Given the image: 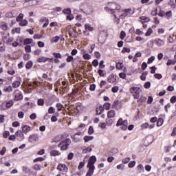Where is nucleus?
<instances>
[{
  "mask_svg": "<svg viewBox=\"0 0 176 176\" xmlns=\"http://www.w3.org/2000/svg\"><path fill=\"white\" fill-rule=\"evenodd\" d=\"M121 9L122 6L115 2L108 3L107 6L104 7V10L106 12H108V13H109L110 14H113L115 19H116V12L119 13Z\"/></svg>",
  "mask_w": 176,
  "mask_h": 176,
  "instance_id": "obj_1",
  "label": "nucleus"
},
{
  "mask_svg": "<svg viewBox=\"0 0 176 176\" xmlns=\"http://www.w3.org/2000/svg\"><path fill=\"white\" fill-rule=\"evenodd\" d=\"M96 162H97V157H96L94 155L91 156L89 159L88 164L87 165L88 171L85 176H92L94 174V170H96V166L94 164H96Z\"/></svg>",
  "mask_w": 176,
  "mask_h": 176,
  "instance_id": "obj_2",
  "label": "nucleus"
},
{
  "mask_svg": "<svg viewBox=\"0 0 176 176\" xmlns=\"http://www.w3.org/2000/svg\"><path fill=\"white\" fill-rule=\"evenodd\" d=\"M119 126H120L121 130H123L124 131H125V130H127V129L128 130L131 131V130L134 129V124H131L129 126V121H127V120H123V118H119V120H118L116 123V126L119 127Z\"/></svg>",
  "mask_w": 176,
  "mask_h": 176,
  "instance_id": "obj_3",
  "label": "nucleus"
},
{
  "mask_svg": "<svg viewBox=\"0 0 176 176\" xmlns=\"http://www.w3.org/2000/svg\"><path fill=\"white\" fill-rule=\"evenodd\" d=\"M129 93L132 94L134 100H140V97L141 96V93H142V90H141V88L138 87H132L129 89Z\"/></svg>",
  "mask_w": 176,
  "mask_h": 176,
  "instance_id": "obj_4",
  "label": "nucleus"
},
{
  "mask_svg": "<svg viewBox=\"0 0 176 176\" xmlns=\"http://www.w3.org/2000/svg\"><path fill=\"white\" fill-rule=\"evenodd\" d=\"M69 145H71V139L67 138L58 144V148H60V151H67Z\"/></svg>",
  "mask_w": 176,
  "mask_h": 176,
  "instance_id": "obj_5",
  "label": "nucleus"
},
{
  "mask_svg": "<svg viewBox=\"0 0 176 176\" xmlns=\"http://www.w3.org/2000/svg\"><path fill=\"white\" fill-rule=\"evenodd\" d=\"M118 79H119V77L116 74H111L107 77V82L112 85H116L118 83Z\"/></svg>",
  "mask_w": 176,
  "mask_h": 176,
  "instance_id": "obj_6",
  "label": "nucleus"
},
{
  "mask_svg": "<svg viewBox=\"0 0 176 176\" xmlns=\"http://www.w3.org/2000/svg\"><path fill=\"white\" fill-rule=\"evenodd\" d=\"M14 101H21L23 100V94L19 89H15L13 93Z\"/></svg>",
  "mask_w": 176,
  "mask_h": 176,
  "instance_id": "obj_7",
  "label": "nucleus"
},
{
  "mask_svg": "<svg viewBox=\"0 0 176 176\" xmlns=\"http://www.w3.org/2000/svg\"><path fill=\"white\" fill-rule=\"evenodd\" d=\"M123 14L120 16V19H126V16H130V14H133L134 12H133V10L131 8L124 9L122 10Z\"/></svg>",
  "mask_w": 176,
  "mask_h": 176,
  "instance_id": "obj_8",
  "label": "nucleus"
},
{
  "mask_svg": "<svg viewBox=\"0 0 176 176\" xmlns=\"http://www.w3.org/2000/svg\"><path fill=\"white\" fill-rule=\"evenodd\" d=\"M69 82L67 80L62 81V86L60 89H62V91L63 93H68L69 91V86L68 85Z\"/></svg>",
  "mask_w": 176,
  "mask_h": 176,
  "instance_id": "obj_9",
  "label": "nucleus"
},
{
  "mask_svg": "<svg viewBox=\"0 0 176 176\" xmlns=\"http://www.w3.org/2000/svg\"><path fill=\"white\" fill-rule=\"evenodd\" d=\"M56 168L61 173H67L68 171V167H67V165L64 164H59Z\"/></svg>",
  "mask_w": 176,
  "mask_h": 176,
  "instance_id": "obj_10",
  "label": "nucleus"
},
{
  "mask_svg": "<svg viewBox=\"0 0 176 176\" xmlns=\"http://www.w3.org/2000/svg\"><path fill=\"white\" fill-rule=\"evenodd\" d=\"M39 23H45L43 25V28H46V27L49 25V19L45 16H42L39 20Z\"/></svg>",
  "mask_w": 176,
  "mask_h": 176,
  "instance_id": "obj_11",
  "label": "nucleus"
},
{
  "mask_svg": "<svg viewBox=\"0 0 176 176\" xmlns=\"http://www.w3.org/2000/svg\"><path fill=\"white\" fill-rule=\"evenodd\" d=\"M63 138H65V137L64 136V135H56V137L53 138L51 140L52 144H53L54 142H60V141H61V140H63Z\"/></svg>",
  "mask_w": 176,
  "mask_h": 176,
  "instance_id": "obj_12",
  "label": "nucleus"
},
{
  "mask_svg": "<svg viewBox=\"0 0 176 176\" xmlns=\"http://www.w3.org/2000/svg\"><path fill=\"white\" fill-rule=\"evenodd\" d=\"M16 137L18 138V141H23L25 138L24 133L21 131H17L15 133Z\"/></svg>",
  "mask_w": 176,
  "mask_h": 176,
  "instance_id": "obj_13",
  "label": "nucleus"
},
{
  "mask_svg": "<svg viewBox=\"0 0 176 176\" xmlns=\"http://www.w3.org/2000/svg\"><path fill=\"white\" fill-rule=\"evenodd\" d=\"M23 45L26 46H30V45H32L31 46H34L35 43H34V40L32 38H26L23 40Z\"/></svg>",
  "mask_w": 176,
  "mask_h": 176,
  "instance_id": "obj_14",
  "label": "nucleus"
},
{
  "mask_svg": "<svg viewBox=\"0 0 176 176\" xmlns=\"http://www.w3.org/2000/svg\"><path fill=\"white\" fill-rule=\"evenodd\" d=\"M21 85V78H19V80H15L12 84V87L13 89H17V87H20V85Z\"/></svg>",
  "mask_w": 176,
  "mask_h": 176,
  "instance_id": "obj_15",
  "label": "nucleus"
},
{
  "mask_svg": "<svg viewBox=\"0 0 176 176\" xmlns=\"http://www.w3.org/2000/svg\"><path fill=\"white\" fill-rule=\"evenodd\" d=\"M116 116V111L115 110H110L107 112V118L112 119Z\"/></svg>",
  "mask_w": 176,
  "mask_h": 176,
  "instance_id": "obj_16",
  "label": "nucleus"
},
{
  "mask_svg": "<svg viewBox=\"0 0 176 176\" xmlns=\"http://www.w3.org/2000/svg\"><path fill=\"white\" fill-rule=\"evenodd\" d=\"M154 42L159 47L164 45V41L160 38H156Z\"/></svg>",
  "mask_w": 176,
  "mask_h": 176,
  "instance_id": "obj_17",
  "label": "nucleus"
},
{
  "mask_svg": "<svg viewBox=\"0 0 176 176\" xmlns=\"http://www.w3.org/2000/svg\"><path fill=\"white\" fill-rule=\"evenodd\" d=\"M104 107L102 106H99L98 107H96V115H101L102 113V112H104Z\"/></svg>",
  "mask_w": 176,
  "mask_h": 176,
  "instance_id": "obj_18",
  "label": "nucleus"
},
{
  "mask_svg": "<svg viewBox=\"0 0 176 176\" xmlns=\"http://www.w3.org/2000/svg\"><path fill=\"white\" fill-rule=\"evenodd\" d=\"M29 131H31V126L25 125L22 127V132L24 134H27V133H28Z\"/></svg>",
  "mask_w": 176,
  "mask_h": 176,
  "instance_id": "obj_19",
  "label": "nucleus"
},
{
  "mask_svg": "<svg viewBox=\"0 0 176 176\" xmlns=\"http://www.w3.org/2000/svg\"><path fill=\"white\" fill-rule=\"evenodd\" d=\"M105 41H107V37H105V36H99L98 42L100 43V45H104L105 43Z\"/></svg>",
  "mask_w": 176,
  "mask_h": 176,
  "instance_id": "obj_20",
  "label": "nucleus"
},
{
  "mask_svg": "<svg viewBox=\"0 0 176 176\" xmlns=\"http://www.w3.org/2000/svg\"><path fill=\"white\" fill-rule=\"evenodd\" d=\"M13 104H14V102L13 101V100H6V105L7 109H9V108H12V107H13Z\"/></svg>",
  "mask_w": 176,
  "mask_h": 176,
  "instance_id": "obj_21",
  "label": "nucleus"
},
{
  "mask_svg": "<svg viewBox=\"0 0 176 176\" xmlns=\"http://www.w3.org/2000/svg\"><path fill=\"white\" fill-rule=\"evenodd\" d=\"M3 91H4V93H12V91H13V87L11 85L5 87Z\"/></svg>",
  "mask_w": 176,
  "mask_h": 176,
  "instance_id": "obj_22",
  "label": "nucleus"
},
{
  "mask_svg": "<svg viewBox=\"0 0 176 176\" xmlns=\"http://www.w3.org/2000/svg\"><path fill=\"white\" fill-rule=\"evenodd\" d=\"M85 30H86L87 31H89L90 32L94 31V28L91 27V25H90V23H86L85 25Z\"/></svg>",
  "mask_w": 176,
  "mask_h": 176,
  "instance_id": "obj_23",
  "label": "nucleus"
},
{
  "mask_svg": "<svg viewBox=\"0 0 176 176\" xmlns=\"http://www.w3.org/2000/svg\"><path fill=\"white\" fill-rule=\"evenodd\" d=\"M0 28L3 30V31H8V23L6 22H1L0 23Z\"/></svg>",
  "mask_w": 176,
  "mask_h": 176,
  "instance_id": "obj_24",
  "label": "nucleus"
},
{
  "mask_svg": "<svg viewBox=\"0 0 176 176\" xmlns=\"http://www.w3.org/2000/svg\"><path fill=\"white\" fill-rule=\"evenodd\" d=\"M33 85L34 86V89H36V87H41V86H45L43 82L38 81L33 82Z\"/></svg>",
  "mask_w": 176,
  "mask_h": 176,
  "instance_id": "obj_25",
  "label": "nucleus"
},
{
  "mask_svg": "<svg viewBox=\"0 0 176 176\" xmlns=\"http://www.w3.org/2000/svg\"><path fill=\"white\" fill-rule=\"evenodd\" d=\"M164 17L168 20H170L173 17V12L171 10L165 12Z\"/></svg>",
  "mask_w": 176,
  "mask_h": 176,
  "instance_id": "obj_26",
  "label": "nucleus"
},
{
  "mask_svg": "<svg viewBox=\"0 0 176 176\" xmlns=\"http://www.w3.org/2000/svg\"><path fill=\"white\" fill-rule=\"evenodd\" d=\"M61 155V153L57 150H52L50 152V156H60Z\"/></svg>",
  "mask_w": 176,
  "mask_h": 176,
  "instance_id": "obj_27",
  "label": "nucleus"
},
{
  "mask_svg": "<svg viewBox=\"0 0 176 176\" xmlns=\"http://www.w3.org/2000/svg\"><path fill=\"white\" fill-rule=\"evenodd\" d=\"M42 167L43 166H42L41 164H36L32 166V168L34 170V171H41Z\"/></svg>",
  "mask_w": 176,
  "mask_h": 176,
  "instance_id": "obj_28",
  "label": "nucleus"
},
{
  "mask_svg": "<svg viewBox=\"0 0 176 176\" xmlns=\"http://www.w3.org/2000/svg\"><path fill=\"white\" fill-rule=\"evenodd\" d=\"M38 140V135H31L29 138L30 142H34V141H36Z\"/></svg>",
  "mask_w": 176,
  "mask_h": 176,
  "instance_id": "obj_29",
  "label": "nucleus"
},
{
  "mask_svg": "<svg viewBox=\"0 0 176 176\" xmlns=\"http://www.w3.org/2000/svg\"><path fill=\"white\" fill-rule=\"evenodd\" d=\"M33 65H34V63H32V61L29 60L28 62H27V63L25 65V68H26V69H31V68H32Z\"/></svg>",
  "mask_w": 176,
  "mask_h": 176,
  "instance_id": "obj_30",
  "label": "nucleus"
},
{
  "mask_svg": "<svg viewBox=\"0 0 176 176\" xmlns=\"http://www.w3.org/2000/svg\"><path fill=\"white\" fill-rule=\"evenodd\" d=\"M16 16H17V14L16 13L15 10L11 11L10 12H8L7 14V17H16Z\"/></svg>",
  "mask_w": 176,
  "mask_h": 176,
  "instance_id": "obj_31",
  "label": "nucleus"
},
{
  "mask_svg": "<svg viewBox=\"0 0 176 176\" xmlns=\"http://www.w3.org/2000/svg\"><path fill=\"white\" fill-rule=\"evenodd\" d=\"M0 109L1 111H6V109H8L7 107H6V100L1 102V104L0 105Z\"/></svg>",
  "mask_w": 176,
  "mask_h": 176,
  "instance_id": "obj_32",
  "label": "nucleus"
},
{
  "mask_svg": "<svg viewBox=\"0 0 176 176\" xmlns=\"http://www.w3.org/2000/svg\"><path fill=\"white\" fill-rule=\"evenodd\" d=\"M46 61H47V58H46L45 56L39 57L37 59V63H46Z\"/></svg>",
  "mask_w": 176,
  "mask_h": 176,
  "instance_id": "obj_33",
  "label": "nucleus"
},
{
  "mask_svg": "<svg viewBox=\"0 0 176 176\" xmlns=\"http://www.w3.org/2000/svg\"><path fill=\"white\" fill-rule=\"evenodd\" d=\"M83 139H84L85 142H89V141H93V140H94V137L86 135L84 137Z\"/></svg>",
  "mask_w": 176,
  "mask_h": 176,
  "instance_id": "obj_34",
  "label": "nucleus"
},
{
  "mask_svg": "<svg viewBox=\"0 0 176 176\" xmlns=\"http://www.w3.org/2000/svg\"><path fill=\"white\" fill-rule=\"evenodd\" d=\"M175 64H176V59H174V60L169 59L166 63V65H168V67L170 65H175Z\"/></svg>",
  "mask_w": 176,
  "mask_h": 176,
  "instance_id": "obj_35",
  "label": "nucleus"
},
{
  "mask_svg": "<svg viewBox=\"0 0 176 176\" xmlns=\"http://www.w3.org/2000/svg\"><path fill=\"white\" fill-rule=\"evenodd\" d=\"M37 105H38V107H43V105H45V100L42 98L38 99Z\"/></svg>",
  "mask_w": 176,
  "mask_h": 176,
  "instance_id": "obj_36",
  "label": "nucleus"
},
{
  "mask_svg": "<svg viewBox=\"0 0 176 176\" xmlns=\"http://www.w3.org/2000/svg\"><path fill=\"white\" fill-rule=\"evenodd\" d=\"M19 25L21 27H25V25H28V21H27V19L21 21L19 23Z\"/></svg>",
  "mask_w": 176,
  "mask_h": 176,
  "instance_id": "obj_37",
  "label": "nucleus"
},
{
  "mask_svg": "<svg viewBox=\"0 0 176 176\" xmlns=\"http://www.w3.org/2000/svg\"><path fill=\"white\" fill-rule=\"evenodd\" d=\"M137 169H138V173H144V166L141 164L138 165Z\"/></svg>",
  "mask_w": 176,
  "mask_h": 176,
  "instance_id": "obj_38",
  "label": "nucleus"
},
{
  "mask_svg": "<svg viewBox=\"0 0 176 176\" xmlns=\"http://www.w3.org/2000/svg\"><path fill=\"white\" fill-rule=\"evenodd\" d=\"M123 67H124V65L122 62H118L116 64V68H117L118 69H122Z\"/></svg>",
  "mask_w": 176,
  "mask_h": 176,
  "instance_id": "obj_39",
  "label": "nucleus"
},
{
  "mask_svg": "<svg viewBox=\"0 0 176 176\" xmlns=\"http://www.w3.org/2000/svg\"><path fill=\"white\" fill-rule=\"evenodd\" d=\"M60 41V36H56L51 39V43H57Z\"/></svg>",
  "mask_w": 176,
  "mask_h": 176,
  "instance_id": "obj_40",
  "label": "nucleus"
},
{
  "mask_svg": "<svg viewBox=\"0 0 176 176\" xmlns=\"http://www.w3.org/2000/svg\"><path fill=\"white\" fill-rule=\"evenodd\" d=\"M71 138H72L73 141L74 142H79V141H80V138L77 137L76 135H73L71 136Z\"/></svg>",
  "mask_w": 176,
  "mask_h": 176,
  "instance_id": "obj_41",
  "label": "nucleus"
},
{
  "mask_svg": "<svg viewBox=\"0 0 176 176\" xmlns=\"http://www.w3.org/2000/svg\"><path fill=\"white\" fill-rule=\"evenodd\" d=\"M23 19H24V14L23 13H21L16 17V21H17V23H19L20 21H21L23 20Z\"/></svg>",
  "mask_w": 176,
  "mask_h": 176,
  "instance_id": "obj_42",
  "label": "nucleus"
},
{
  "mask_svg": "<svg viewBox=\"0 0 176 176\" xmlns=\"http://www.w3.org/2000/svg\"><path fill=\"white\" fill-rule=\"evenodd\" d=\"M63 13L64 14H71V13H72V11L71 10V8H65L63 10Z\"/></svg>",
  "mask_w": 176,
  "mask_h": 176,
  "instance_id": "obj_43",
  "label": "nucleus"
},
{
  "mask_svg": "<svg viewBox=\"0 0 176 176\" xmlns=\"http://www.w3.org/2000/svg\"><path fill=\"white\" fill-rule=\"evenodd\" d=\"M104 109H106V111H109L111 109V103L109 102H105L103 105Z\"/></svg>",
  "mask_w": 176,
  "mask_h": 176,
  "instance_id": "obj_44",
  "label": "nucleus"
},
{
  "mask_svg": "<svg viewBox=\"0 0 176 176\" xmlns=\"http://www.w3.org/2000/svg\"><path fill=\"white\" fill-rule=\"evenodd\" d=\"M78 92H79V88L74 89L72 93L70 94V96H76V94H78Z\"/></svg>",
  "mask_w": 176,
  "mask_h": 176,
  "instance_id": "obj_45",
  "label": "nucleus"
},
{
  "mask_svg": "<svg viewBox=\"0 0 176 176\" xmlns=\"http://www.w3.org/2000/svg\"><path fill=\"white\" fill-rule=\"evenodd\" d=\"M22 169H23V171L25 173V174H28L29 173H31V169L29 167L23 166Z\"/></svg>",
  "mask_w": 176,
  "mask_h": 176,
  "instance_id": "obj_46",
  "label": "nucleus"
},
{
  "mask_svg": "<svg viewBox=\"0 0 176 176\" xmlns=\"http://www.w3.org/2000/svg\"><path fill=\"white\" fill-rule=\"evenodd\" d=\"M74 19H75V17L74 16V14L72 13L69 14L66 16V20H69V21H72V20H74Z\"/></svg>",
  "mask_w": 176,
  "mask_h": 176,
  "instance_id": "obj_47",
  "label": "nucleus"
},
{
  "mask_svg": "<svg viewBox=\"0 0 176 176\" xmlns=\"http://www.w3.org/2000/svg\"><path fill=\"white\" fill-rule=\"evenodd\" d=\"M153 33V30L149 28L147 32L145 33V36H151V34H152Z\"/></svg>",
  "mask_w": 176,
  "mask_h": 176,
  "instance_id": "obj_48",
  "label": "nucleus"
},
{
  "mask_svg": "<svg viewBox=\"0 0 176 176\" xmlns=\"http://www.w3.org/2000/svg\"><path fill=\"white\" fill-rule=\"evenodd\" d=\"M145 101H146V97L144 96H141L140 98L138 99V102H145Z\"/></svg>",
  "mask_w": 176,
  "mask_h": 176,
  "instance_id": "obj_49",
  "label": "nucleus"
},
{
  "mask_svg": "<svg viewBox=\"0 0 176 176\" xmlns=\"http://www.w3.org/2000/svg\"><path fill=\"white\" fill-rule=\"evenodd\" d=\"M148 127H149V123H148V122L143 123L141 125L142 130H145L146 129H148Z\"/></svg>",
  "mask_w": 176,
  "mask_h": 176,
  "instance_id": "obj_50",
  "label": "nucleus"
},
{
  "mask_svg": "<svg viewBox=\"0 0 176 176\" xmlns=\"http://www.w3.org/2000/svg\"><path fill=\"white\" fill-rule=\"evenodd\" d=\"M82 58H84V60H90L91 58V56H90V54H84L82 55Z\"/></svg>",
  "mask_w": 176,
  "mask_h": 176,
  "instance_id": "obj_51",
  "label": "nucleus"
},
{
  "mask_svg": "<svg viewBox=\"0 0 176 176\" xmlns=\"http://www.w3.org/2000/svg\"><path fill=\"white\" fill-rule=\"evenodd\" d=\"M52 56L55 57V58H63V56H61V54L54 52L52 53Z\"/></svg>",
  "mask_w": 176,
  "mask_h": 176,
  "instance_id": "obj_52",
  "label": "nucleus"
},
{
  "mask_svg": "<svg viewBox=\"0 0 176 176\" xmlns=\"http://www.w3.org/2000/svg\"><path fill=\"white\" fill-rule=\"evenodd\" d=\"M34 39H41L43 38V35L40 34H35L33 36Z\"/></svg>",
  "mask_w": 176,
  "mask_h": 176,
  "instance_id": "obj_53",
  "label": "nucleus"
},
{
  "mask_svg": "<svg viewBox=\"0 0 176 176\" xmlns=\"http://www.w3.org/2000/svg\"><path fill=\"white\" fill-rule=\"evenodd\" d=\"M120 39L123 40L124 38H126V32L125 31H121L120 34Z\"/></svg>",
  "mask_w": 176,
  "mask_h": 176,
  "instance_id": "obj_54",
  "label": "nucleus"
},
{
  "mask_svg": "<svg viewBox=\"0 0 176 176\" xmlns=\"http://www.w3.org/2000/svg\"><path fill=\"white\" fill-rule=\"evenodd\" d=\"M56 107L57 108V111L60 112V111L63 110V104L61 103H57L56 104Z\"/></svg>",
  "mask_w": 176,
  "mask_h": 176,
  "instance_id": "obj_55",
  "label": "nucleus"
},
{
  "mask_svg": "<svg viewBox=\"0 0 176 176\" xmlns=\"http://www.w3.org/2000/svg\"><path fill=\"white\" fill-rule=\"evenodd\" d=\"M106 123L107 126H112V124H113V120L111 118L107 119Z\"/></svg>",
  "mask_w": 176,
  "mask_h": 176,
  "instance_id": "obj_56",
  "label": "nucleus"
},
{
  "mask_svg": "<svg viewBox=\"0 0 176 176\" xmlns=\"http://www.w3.org/2000/svg\"><path fill=\"white\" fill-rule=\"evenodd\" d=\"M98 74L100 76H105V71L102 70V69H99L98 70Z\"/></svg>",
  "mask_w": 176,
  "mask_h": 176,
  "instance_id": "obj_57",
  "label": "nucleus"
},
{
  "mask_svg": "<svg viewBox=\"0 0 176 176\" xmlns=\"http://www.w3.org/2000/svg\"><path fill=\"white\" fill-rule=\"evenodd\" d=\"M155 61V56H152L151 57L148 58L147 64H152Z\"/></svg>",
  "mask_w": 176,
  "mask_h": 176,
  "instance_id": "obj_58",
  "label": "nucleus"
},
{
  "mask_svg": "<svg viewBox=\"0 0 176 176\" xmlns=\"http://www.w3.org/2000/svg\"><path fill=\"white\" fill-rule=\"evenodd\" d=\"M163 119L162 118H159L157 122V127H160V126H162L163 124Z\"/></svg>",
  "mask_w": 176,
  "mask_h": 176,
  "instance_id": "obj_59",
  "label": "nucleus"
},
{
  "mask_svg": "<svg viewBox=\"0 0 176 176\" xmlns=\"http://www.w3.org/2000/svg\"><path fill=\"white\" fill-rule=\"evenodd\" d=\"M135 161H131L128 164V167L129 168H133V167H134L135 166Z\"/></svg>",
  "mask_w": 176,
  "mask_h": 176,
  "instance_id": "obj_60",
  "label": "nucleus"
},
{
  "mask_svg": "<svg viewBox=\"0 0 176 176\" xmlns=\"http://www.w3.org/2000/svg\"><path fill=\"white\" fill-rule=\"evenodd\" d=\"M67 63H72L74 61V56L72 55L68 56V57L66 58Z\"/></svg>",
  "mask_w": 176,
  "mask_h": 176,
  "instance_id": "obj_61",
  "label": "nucleus"
},
{
  "mask_svg": "<svg viewBox=\"0 0 176 176\" xmlns=\"http://www.w3.org/2000/svg\"><path fill=\"white\" fill-rule=\"evenodd\" d=\"M131 50L130 48H127L126 47H124L123 49L121 51V53H130Z\"/></svg>",
  "mask_w": 176,
  "mask_h": 176,
  "instance_id": "obj_62",
  "label": "nucleus"
},
{
  "mask_svg": "<svg viewBox=\"0 0 176 176\" xmlns=\"http://www.w3.org/2000/svg\"><path fill=\"white\" fill-rule=\"evenodd\" d=\"M165 14H166V12L164 10H160L159 13H158V16L160 17H164Z\"/></svg>",
  "mask_w": 176,
  "mask_h": 176,
  "instance_id": "obj_63",
  "label": "nucleus"
},
{
  "mask_svg": "<svg viewBox=\"0 0 176 176\" xmlns=\"http://www.w3.org/2000/svg\"><path fill=\"white\" fill-rule=\"evenodd\" d=\"M111 91L112 93H118V91H119V87L118 86L113 87L111 89Z\"/></svg>",
  "mask_w": 176,
  "mask_h": 176,
  "instance_id": "obj_64",
  "label": "nucleus"
}]
</instances>
